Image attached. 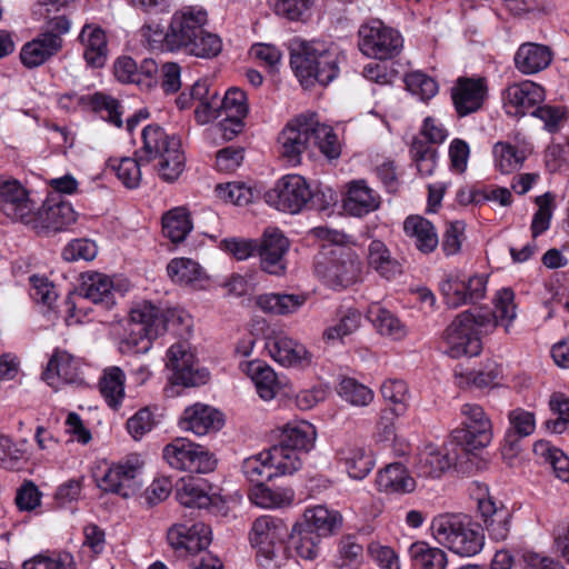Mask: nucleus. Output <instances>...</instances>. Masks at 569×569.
<instances>
[{
  "label": "nucleus",
  "instance_id": "4",
  "mask_svg": "<svg viewBox=\"0 0 569 569\" xmlns=\"http://www.w3.org/2000/svg\"><path fill=\"white\" fill-rule=\"evenodd\" d=\"M208 11L201 6H183L169 21V41L174 53L212 59L222 51L219 34L207 29Z\"/></svg>",
  "mask_w": 569,
  "mask_h": 569
},
{
  "label": "nucleus",
  "instance_id": "53",
  "mask_svg": "<svg viewBox=\"0 0 569 569\" xmlns=\"http://www.w3.org/2000/svg\"><path fill=\"white\" fill-rule=\"evenodd\" d=\"M533 452L551 466L557 478L569 481V458L562 450L551 446L549 441L540 440L535 442Z\"/></svg>",
  "mask_w": 569,
  "mask_h": 569
},
{
  "label": "nucleus",
  "instance_id": "52",
  "mask_svg": "<svg viewBox=\"0 0 569 569\" xmlns=\"http://www.w3.org/2000/svg\"><path fill=\"white\" fill-rule=\"evenodd\" d=\"M241 471L246 479L254 486L266 483L277 477L269 459H266V450L246 458L241 465Z\"/></svg>",
  "mask_w": 569,
  "mask_h": 569
},
{
  "label": "nucleus",
  "instance_id": "1",
  "mask_svg": "<svg viewBox=\"0 0 569 569\" xmlns=\"http://www.w3.org/2000/svg\"><path fill=\"white\" fill-rule=\"evenodd\" d=\"M495 309L476 308L459 313L445 331L447 353L451 358L475 357L481 351L480 335H487L498 325L509 331L517 317L515 293L510 288L500 289L493 299Z\"/></svg>",
  "mask_w": 569,
  "mask_h": 569
},
{
  "label": "nucleus",
  "instance_id": "38",
  "mask_svg": "<svg viewBox=\"0 0 569 569\" xmlns=\"http://www.w3.org/2000/svg\"><path fill=\"white\" fill-rule=\"evenodd\" d=\"M190 96L199 101L194 110L199 123L204 124L218 120L219 93L211 87L209 79L196 81L191 87Z\"/></svg>",
  "mask_w": 569,
  "mask_h": 569
},
{
  "label": "nucleus",
  "instance_id": "58",
  "mask_svg": "<svg viewBox=\"0 0 569 569\" xmlns=\"http://www.w3.org/2000/svg\"><path fill=\"white\" fill-rule=\"evenodd\" d=\"M439 290L445 305L449 309H458L470 305L467 299L463 281L460 280V272H451L439 282Z\"/></svg>",
  "mask_w": 569,
  "mask_h": 569
},
{
  "label": "nucleus",
  "instance_id": "56",
  "mask_svg": "<svg viewBox=\"0 0 569 569\" xmlns=\"http://www.w3.org/2000/svg\"><path fill=\"white\" fill-rule=\"evenodd\" d=\"M403 81L407 90L422 102L429 101L439 91L438 82L420 70L406 73Z\"/></svg>",
  "mask_w": 569,
  "mask_h": 569
},
{
  "label": "nucleus",
  "instance_id": "61",
  "mask_svg": "<svg viewBox=\"0 0 569 569\" xmlns=\"http://www.w3.org/2000/svg\"><path fill=\"white\" fill-rule=\"evenodd\" d=\"M176 499L187 508L201 509L211 503L208 492L196 481L183 482L181 487L177 488Z\"/></svg>",
  "mask_w": 569,
  "mask_h": 569
},
{
  "label": "nucleus",
  "instance_id": "11",
  "mask_svg": "<svg viewBox=\"0 0 569 569\" xmlns=\"http://www.w3.org/2000/svg\"><path fill=\"white\" fill-rule=\"evenodd\" d=\"M359 263L350 248L337 246L325 249L316 260V273L323 282L337 289L352 283L358 274Z\"/></svg>",
  "mask_w": 569,
  "mask_h": 569
},
{
  "label": "nucleus",
  "instance_id": "10",
  "mask_svg": "<svg viewBox=\"0 0 569 569\" xmlns=\"http://www.w3.org/2000/svg\"><path fill=\"white\" fill-rule=\"evenodd\" d=\"M142 468L143 463L139 456L131 455L119 462L111 463L101 476L94 473V480L102 491L129 498L134 496L143 485Z\"/></svg>",
  "mask_w": 569,
  "mask_h": 569
},
{
  "label": "nucleus",
  "instance_id": "32",
  "mask_svg": "<svg viewBox=\"0 0 569 569\" xmlns=\"http://www.w3.org/2000/svg\"><path fill=\"white\" fill-rule=\"evenodd\" d=\"M403 232L416 249L423 254L433 252L439 244L436 227L422 216H408L403 221Z\"/></svg>",
  "mask_w": 569,
  "mask_h": 569
},
{
  "label": "nucleus",
  "instance_id": "34",
  "mask_svg": "<svg viewBox=\"0 0 569 569\" xmlns=\"http://www.w3.org/2000/svg\"><path fill=\"white\" fill-rule=\"evenodd\" d=\"M379 203L378 193L366 181L357 180L349 184L343 208L351 216L363 217L378 209Z\"/></svg>",
  "mask_w": 569,
  "mask_h": 569
},
{
  "label": "nucleus",
  "instance_id": "8",
  "mask_svg": "<svg viewBox=\"0 0 569 569\" xmlns=\"http://www.w3.org/2000/svg\"><path fill=\"white\" fill-rule=\"evenodd\" d=\"M167 330V317L163 310L151 301L143 300L130 310L129 333L120 340L121 353H146L152 347V340Z\"/></svg>",
  "mask_w": 569,
  "mask_h": 569
},
{
  "label": "nucleus",
  "instance_id": "47",
  "mask_svg": "<svg viewBox=\"0 0 569 569\" xmlns=\"http://www.w3.org/2000/svg\"><path fill=\"white\" fill-rule=\"evenodd\" d=\"M266 459L271 462L277 477L292 475L302 466L301 453L280 442L266 450Z\"/></svg>",
  "mask_w": 569,
  "mask_h": 569
},
{
  "label": "nucleus",
  "instance_id": "51",
  "mask_svg": "<svg viewBox=\"0 0 569 569\" xmlns=\"http://www.w3.org/2000/svg\"><path fill=\"white\" fill-rule=\"evenodd\" d=\"M170 279L181 286H194L203 274L201 266L189 258H174L167 266Z\"/></svg>",
  "mask_w": 569,
  "mask_h": 569
},
{
  "label": "nucleus",
  "instance_id": "40",
  "mask_svg": "<svg viewBox=\"0 0 569 569\" xmlns=\"http://www.w3.org/2000/svg\"><path fill=\"white\" fill-rule=\"evenodd\" d=\"M367 260L369 267L387 280L395 279L402 272L401 263L391 257L390 250L380 240H372L370 242Z\"/></svg>",
  "mask_w": 569,
  "mask_h": 569
},
{
  "label": "nucleus",
  "instance_id": "59",
  "mask_svg": "<svg viewBox=\"0 0 569 569\" xmlns=\"http://www.w3.org/2000/svg\"><path fill=\"white\" fill-rule=\"evenodd\" d=\"M338 395L356 407H366L373 400V391L353 378H342L339 382Z\"/></svg>",
  "mask_w": 569,
  "mask_h": 569
},
{
  "label": "nucleus",
  "instance_id": "2",
  "mask_svg": "<svg viewBox=\"0 0 569 569\" xmlns=\"http://www.w3.org/2000/svg\"><path fill=\"white\" fill-rule=\"evenodd\" d=\"M141 138L142 147L134 152L136 158H121L113 166L118 179L126 188L134 189L141 181V166L157 160L159 177L167 182L176 181L186 166L180 139L176 134H168L158 124L144 127Z\"/></svg>",
  "mask_w": 569,
  "mask_h": 569
},
{
  "label": "nucleus",
  "instance_id": "44",
  "mask_svg": "<svg viewBox=\"0 0 569 569\" xmlns=\"http://www.w3.org/2000/svg\"><path fill=\"white\" fill-rule=\"evenodd\" d=\"M193 229L190 212L184 207H176L162 217L163 234L172 242H182Z\"/></svg>",
  "mask_w": 569,
  "mask_h": 569
},
{
  "label": "nucleus",
  "instance_id": "33",
  "mask_svg": "<svg viewBox=\"0 0 569 569\" xmlns=\"http://www.w3.org/2000/svg\"><path fill=\"white\" fill-rule=\"evenodd\" d=\"M244 372L253 382L258 396L264 400H272L281 388L278 375L267 362L252 360L246 363Z\"/></svg>",
  "mask_w": 569,
  "mask_h": 569
},
{
  "label": "nucleus",
  "instance_id": "24",
  "mask_svg": "<svg viewBox=\"0 0 569 569\" xmlns=\"http://www.w3.org/2000/svg\"><path fill=\"white\" fill-rule=\"evenodd\" d=\"M77 220L76 211L69 202H58L31 213V222L39 233L50 234L67 230Z\"/></svg>",
  "mask_w": 569,
  "mask_h": 569
},
{
  "label": "nucleus",
  "instance_id": "50",
  "mask_svg": "<svg viewBox=\"0 0 569 569\" xmlns=\"http://www.w3.org/2000/svg\"><path fill=\"white\" fill-rule=\"evenodd\" d=\"M367 317L380 335L400 339L406 333L401 321L391 311L382 308L379 303H373L369 307Z\"/></svg>",
  "mask_w": 569,
  "mask_h": 569
},
{
  "label": "nucleus",
  "instance_id": "18",
  "mask_svg": "<svg viewBox=\"0 0 569 569\" xmlns=\"http://www.w3.org/2000/svg\"><path fill=\"white\" fill-rule=\"evenodd\" d=\"M167 541L178 557L188 558L211 543V529L203 522L173 523L167 531Z\"/></svg>",
  "mask_w": 569,
  "mask_h": 569
},
{
  "label": "nucleus",
  "instance_id": "54",
  "mask_svg": "<svg viewBox=\"0 0 569 569\" xmlns=\"http://www.w3.org/2000/svg\"><path fill=\"white\" fill-rule=\"evenodd\" d=\"M23 569H76L73 556L68 551H46L28 559Z\"/></svg>",
  "mask_w": 569,
  "mask_h": 569
},
{
  "label": "nucleus",
  "instance_id": "29",
  "mask_svg": "<svg viewBox=\"0 0 569 569\" xmlns=\"http://www.w3.org/2000/svg\"><path fill=\"white\" fill-rule=\"evenodd\" d=\"M457 459V453L450 455L448 449L429 443L418 453L415 468L419 477L439 478Z\"/></svg>",
  "mask_w": 569,
  "mask_h": 569
},
{
  "label": "nucleus",
  "instance_id": "43",
  "mask_svg": "<svg viewBox=\"0 0 569 569\" xmlns=\"http://www.w3.org/2000/svg\"><path fill=\"white\" fill-rule=\"evenodd\" d=\"M306 302L305 295L264 293L257 298V306L264 312L284 316L296 312Z\"/></svg>",
  "mask_w": 569,
  "mask_h": 569
},
{
  "label": "nucleus",
  "instance_id": "48",
  "mask_svg": "<svg viewBox=\"0 0 569 569\" xmlns=\"http://www.w3.org/2000/svg\"><path fill=\"white\" fill-rule=\"evenodd\" d=\"M338 321L323 331V339L328 343L340 342L345 337L352 335L361 325L362 315L358 309L340 310Z\"/></svg>",
  "mask_w": 569,
  "mask_h": 569
},
{
  "label": "nucleus",
  "instance_id": "30",
  "mask_svg": "<svg viewBox=\"0 0 569 569\" xmlns=\"http://www.w3.org/2000/svg\"><path fill=\"white\" fill-rule=\"evenodd\" d=\"M298 522L321 540L335 535L342 523L341 515L326 506L308 507Z\"/></svg>",
  "mask_w": 569,
  "mask_h": 569
},
{
  "label": "nucleus",
  "instance_id": "42",
  "mask_svg": "<svg viewBox=\"0 0 569 569\" xmlns=\"http://www.w3.org/2000/svg\"><path fill=\"white\" fill-rule=\"evenodd\" d=\"M126 375L117 366L108 367L103 370L99 380L100 393L107 405L117 409L121 406L124 398Z\"/></svg>",
  "mask_w": 569,
  "mask_h": 569
},
{
  "label": "nucleus",
  "instance_id": "49",
  "mask_svg": "<svg viewBox=\"0 0 569 569\" xmlns=\"http://www.w3.org/2000/svg\"><path fill=\"white\" fill-rule=\"evenodd\" d=\"M249 498L252 503L263 509H276L289 506L293 493L291 490L282 488H270L266 483L253 486Z\"/></svg>",
  "mask_w": 569,
  "mask_h": 569
},
{
  "label": "nucleus",
  "instance_id": "22",
  "mask_svg": "<svg viewBox=\"0 0 569 569\" xmlns=\"http://www.w3.org/2000/svg\"><path fill=\"white\" fill-rule=\"evenodd\" d=\"M289 240L278 229H268L258 248L261 269L273 276H281L287 269L284 256Z\"/></svg>",
  "mask_w": 569,
  "mask_h": 569
},
{
  "label": "nucleus",
  "instance_id": "60",
  "mask_svg": "<svg viewBox=\"0 0 569 569\" xmlns=\"http://www.w3.org/2000/svg\"><path fill=\"white\" fill-rule=\"evenodd\" d=\"M218 119L223 114L246 118L249 112L247 93L237 87L230 88L219 97Z\"/></svg>",
  "mask_w": 569,
  "mask_h": 569
},
{
  "label": "nucleus",
  "instance_id": "17",
  "mask_svg": "<svg viewBox=\"0 0 569 569\" xmlns=\"http://www.w3.org/2000/svg\"><path fill=\"white\" fill-rule=\"evenodd\" d=\"M0 209L9 219L29 224L37 207L20 181L0 176Z\"/></svg>",
  "mask_w": 569,
  "mask_h": 569
},
{
  "label": "nucleus",
  "instance_id": "3",
  "mask_svg": "<svg viewBox=\"0 0 569 569\" xmlns=\"http://www.w3.org/2000/svg\"><path fill=\"white\" fill-rule=\"evenodd\" d=\"M280 154L292 167L301 163L302 154L316 146L328 159L340 157L341 147L331 126L321 123L316 113H301L291 119L278 137Z\"/></svg>",
  "mask_w": 569,
  "mask_h": 569
},
{
  "label": "nucleus",
  "instance_id": "39",
  "mask_svg": "<svg viewBox=\"0 0 569 569\" xmlns=\"http://www.w3.org/2000/svg\"><path fill=\"white\" fill-rule=\"evenodd\" d=\"M529 153L530 151L526 146L513 144L508 141H498L492 148L495 167L502 174H510L520 170Z\"/></svg>",
  "mask_w": 569,
  "mask_h": 569
},
{
  "label": "nucleus",
  "instance_id": "12",
  "mask_svg": "<svg viewBox=\"0 0 569 569\" xmlns=\"http://www.w3.org/2000/svg\"><path fill=\"white\" fill-rule=\"evenodd\" d=\"M462 427L452 430L451 442L466 452L487 447L492 440V426L482 407L466 403L461 407Z\"/></svg>",
  "mask_w": 569,
  "mask_h": 569
},
{
  "label": "nucleus",
  "instance_id": "63",
  "mask_svg": "<svg viewBox=\"0 0 569 569\" xmlns=\"http://www.w3.org/2000/svg\"><path fill=\"white\" fill-rule=\"evenodd\" d=\"M338 552L337 566L340 569H357L362 562L363 548L353 536H347L340 540Z\"/></svg>",
  "mask_w": 569,
  "mask_h": 569
},
{
  "label": "nucleus",
  "instance_id": "21",
  "mask_svg": "<svg viewBox=\"0 0 569 569\" xmlns=\"http://www.w3.org/2000/svg\"><path fill=\"white\" fill-rule=\"evenodd\" d=\"M487 91V83L482 78H459L451 89V99L457 114L463 118L480 110Z\"/></svg>",
  "mask_w": 569,
  "mask_h": 569
},
{
  "label": "nucleus",
  "instance_id": "57",
  "mask_svg": "<svg viewBox=\"0 0 569 569\" xmlns=\"http://www.w3.org/2000/svg\"><path fill=\"white\" fill-rule=\"evenodd\" d=\"M315 2L316 0H269L270 8L278 17L292 22L306 21Z\"/></svg>",
  "mask_w": 569,
  "mask_h": 569
},
{
  "label": "nucleus",
  "instance_id": "13",
  "mask_svg": "<svg viewBox=\"0 0 569 569\" xmlns=\"http://www.w3.org/2000/svg\"><path fill=\"white\" fill-rule=\"evenodd\" d=\"M162 457L171 468L196 473H208L217 463L204 447L187 438H176L166 445Z\"/></svg>",
  "mask_w": 569,
  "mask_h": 569
},
{
  "label": "nucleus",
  "instance_id": "64",
  "mask_svg": "<svg viewBox=\"0 0 569 569\" xmlns=\"http://www.w3.org/2000/svg\"><path fill=\"white\" fill-rule=\"evenodd\" d=\"M29 280L32 300L38 305L52 309L58 298L54 284L48 278L38 274L31 276Z\"/></svg>",
  "mask_w": 569,
  "mask_h": 569
},
{
  "label": "nucleus",
  "instance_id": "9",
  "mask_svg": "<svg viewBox=\"0 0 569 569\" xmlns=\"http://www.w3.org/2000/svg\"><path fill=\"white\" fill-rule=\"evenodd\" d=\"M117 288L112 278L101 272H88L82 277L81 293L68 296L64 301L68 325L78 323L87 317V300L110 309L116 305Z\"/></svg>",
  "mask_w": 569,
  "mask_h": 569
},
{
  "label": "nucleus",
  "instance_id": "35",
  "mask_svg": "<svg viewBox=\"0 0 569 569\" xmlns=\"http://www.w3.org/2000/svg\"><path fill=\"white\" fill-rule=\"evenodd\" d=\"M317 438L316 428L306 420H293L281 428L279 442L303 455L310 451Z\"/></svg>",
  "mask_w": 569,
  "mask_h": 569
},
{
  "label": "nucleus",
  "instance_id": "37",
  "mask_svg": "<svg viewBox=\"0 0 569 569\" xmlns=\"http://www.w3.org/2000/svg\"><path fill=\"white\" fill-rule=\"evenodd\" d=\"M376 485L379 491L386 493L403 495L413 491L416 488L415 479L400 462L390 463L379 471Z\"/></svg>",
  "mask_w": 569,
  "mask_h": 569
},
{
  "label": "nucleus",
  "instance_id": "25",
  "mask_svg": "<svg viewBox=\"0 0 569 569\" xmlns=\"http://www.w3.org/2000/svg\"><path fill=\"white\" fill-rule=\"evenodd\" d=\"M62 38L40 32L22 46L20 50L21 63L28 69L40 67L56 56L62 49Z\"/></svg>",
  "mask_w": 569,
  "mask_h": 569
},
{
  "label": "nucleus",
  "instance_id": "16",
  "mask_svg": "<svg viewBox=\"0 0 569 569\" xmlns=\"http://www.w3.org/2000/svg\"><path fill=\"white\" fill-rule=\"evenodd\" d=\"M166 367L171 372L173 385L182 387H197L207 383L209 371L198 367L194 355L187 343H173L166 353Z\"/></svg>",
  "mask_w": 569,
  "mask_h": 569
},
{
  "label": "nucleus",
  "instance_id": "6",
  "mask_svg": "<svg viewBox=\"0 0 569 569\" xmlns=\"http://www.w3.org/2000/svg\"><path fill=\"white\" fill-rule=\"evenodd\" d=\"M430 529L439 545L461 557H473L485 546L482 527L463 513L438 515Z\"/></svg>",
  "mask_w": 569,
  "mask_h": 569
},
{
  "label": "nucleus",
  "instance_id": "23",
  "mask_svg": "<svg viewBox=\"0 0 569 569\" xmlns=\"http://www.w3.org/2000/svg\"><path fill=\"white\" fill-rule=\"evenodd\" d=\"M223 413L218 409L203 403H194L186 408L179 419V427L184 431L194 433L196 436L217 432L223 427Z\"/></svg>",
  "mask_w": 569,
  "mask_h": 569
},
{
  "label": "nucleus",
  "instance_id": "28",
  "mask_svg": "<svg viewBox=\"0 0 569 569\" xmlns=\"http://www.w3.org/2000/svg\"><path fill=\"white\" fill-rule=\"evenodd\" d=\"M78 40L83 49V59L91 68H102L108 60V41L104 30L94 23H86Z\"/></svg>",
  "mask_w": 569,
  "mask_h": 569
},
{
  "label": "nucleus",
  "instance_id": "36",
  "mask_svg": "<svg viewBox=\"0 0 569 569\" xmlns=\"http://www.w3.org/2000/svg\"><path fill=\"white\" fill-rule=\"evenodd\" d=\"M510 428L506 431L503 450L516 453L520 449V439L530 436L536 429V418L531 411L516 408L508 413Z\"/></svg>",
  "mask_w": 569,
  "mask_h": 569
},
{
  "label": "nucleus",
  "instance_id": "20",
  "mask_svg": "<svg viewBox=\"0 0 569 569\" xmlns=\"http://www.w3.org/2000/svg\"><path fill=\"white\" fill-rule=\"evenodd\" d=\"M545 98L543 87L531 80L512 83L502 93L505 111L515 118L531 114V111L541 104Z\"/></svg>",
  "mask_w": 569,
  "mask_h": 569
},
{
  "label": "nucleus",
  "instance_id": "46",
  "mask_svg": "<svg viewBox=\"0 0 569 569\" xmlns=\"http://www.w3.org/2000/svg\"><path fill=\"white\" fill-rule=\"evenodd\" d=\"M408 552L413 563L422 569H446L448 563L447 553L426 541L411 543Z\"/></svg>",
  "mask_w": 569,
  "mask_h": 569
},
{
  "label": "nucleus",
  "instance_id": "5",
  "mask_svg": "<svg viewBox=\"0 0 569 569\" xmlns=\"http://www.w3.org/2000/svg\"><path fill=\"white\" fill-rule=\"evenodd\" d=\"M290 67L305 88L328 86L339 76V54L326 42L300 40L291 47Z\"/></svg>",
  "mask_w": 569,
  "mask_h": 569
},
{
  "label": "nucleus",
  "instance_id": "7",
  "mask_svg": "<svg viewBox=\"0 0 569 569\" xmlns=\"http://www.w3.org/2000/svg\"><path fill=\"white\" fill-rule=\"evenodd\" d=\"M288 537L289 528L282 519L269 515L254 519L249 531V542L262 569H280L287 563Z\"/></svg>",
  "mask_w": 569,
  "mask_h": 569
},
{
  "label": "nucleus",
  "instance_id": "27",
  "mask_svg": "<svg viewBox=\"0 0 569 569\" xmlns=\"http://www.w3.org/2000/svg\"><path fill=\"white\" fill-rule=\"evenodd\" d=\"M264 347L270 357L283 367H297L309 363L307 348L284 335L269 337L266 340Z\"/></svg>",
  "mask_w": 569,
  "mask_h": 569
},
{
  "label": "nucleus",
  "instance_id": "15",
  "mask_svg": "<svg viewBox=\"0 0 569 569\" xmlns=\"http://www.w3.org/2000/svg\"><path fill=\"white\" fill-rule=\"evenodd\" d=\"M313 198L307 180L299 174H287L264 193L266 202L279 211L298 213Z\"/></svg>",
  "mask_w": 569,
  "mask_h": 569
},
{
  "label": "nucleus",
  "instance_id": "19",
  "mask_svg": "<svg viewBox=\"0 0 569 569\" xmlns=\"http://www.w3.org/2000/svg\"><path fill=\"white\" fill-rule=\"evenodd\" d=\"M482 495L477 497V510L490 539L505 540L510 531V510L488 493V488H480Z\"/></svg>",
  "mask_w": 569,
  "mask_h": 569
},
{
  "label": "nucleus",
  "instance_id": "41",
  "mask_svg": "<svg viewBox=\"0 0 569 569\" xmlns=\"http://www.w3.org/2000/svg\"><path fill=\"white\" fill-rule=\"evenodd\" d=\"M338 457L349 477L355 480L365 479L375 466L371 452L363 447H347L339 451Z\"/></svg>",
  "mask_w": 569,
  "mask_h": 569
},
{
  "label": "nucleus",
  "instance_id": "62",
  "mask_svg": "<svg viewBox=\"0 0 569 569\" xmlns=\"http://www.w3.org/2000/svg\"><path fill=\"white\" fill-rule=\"evenodd\" d=\"M143 44L153 51L172 52V44L169 41V27L164 30L160 23H146L140 29Z\"/></svg>",
  "mask_w": 569,
  "mask_h": 569
},
{
  "label": "nucleus",
  "instance_id": "31",
  "mask_svg": "<svg viewBox=\"0 0 569 569\" xmlns=\"http://www.w3.org/2000/svg\"><path fill=\"white\" fill-rule=\"evenodd\" d=\"M321 539L312 531H308L298 521L289 529L287 539L288 560L298 558L306 561H315L321 555Z\"/></svg>",
  "mask_w": 569,
  "mask_h": 569
},
{
  "label": "nucleus",
  "instance_id": "55",
  "mask_svg": "<svg viewBox=\"0 0 569 569\" xmlns=\"http://www.w3.org/2000/svg\"><path fill=\"white\" fill-rule=\"evenodd\" d=\"M88 108L98 113L101 119L106 120L110 124L117 128L122 127L121 104L116 98L103 92H96L91 94Z\"/></svg>",
  "mask_w": 569,
  "mask_h": 569
},
{
  "label": "nucleus",
  "instance_id": "14",
  "mask_svg": "<svg viewBox=\"0 0 569 569\" xmlns=\"http://www.w3.org/2000/svg\"><path fill=\"white\" fill-rule=\"evenodd\" d=\"M359 48L372 59L390 60L403 48V38L399 31L385 26L380 20H372L359 30Z\"/></svg>",
  "mask_w": 569,
  "mask_h": 569
},
{
  "label": "nucleus",
  "instance_id": "26",
  "mask_svg": "<svg viewBox=\"0 0 569 569\" xmlns=\"http://www.w3.org/2000/svg\"><path fill=\"white\" fill-rule=\"evenodd\" d=\"M553 59L549 46L537 42L521 43L513 56L516 69L525 74L532 76L547 69Z\"/></svg>",
  "mask_w": 569,
  "mask_h": 569
},
{
  "label": "nucleus",
  "instance_id": "45",
  "mask_svg": "<svg viewBox=\"0 0 569 569\" xmlns=\"http://www.w3.org/2000/svg\"><path fill=\"white\" fill-rule=\"evenodd\" d=\"M42 377L50 386L56 383V379L72 383L78 377V366L68 352H56L50 358Z\"/></svg>",
  "mask_w": 569,
  "mask_h": 569
}]
</instances>
